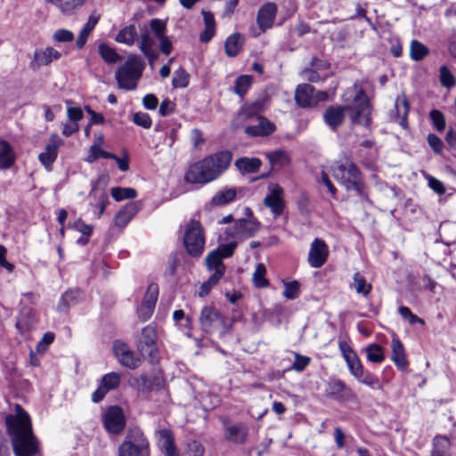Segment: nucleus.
I'll return each instance as SVG.
<instances>
[{
	"label": "nucleus",
	"instance_id": "41",
	"mask_svg": "<svg viewBox=\"0 0 456 456\" xmlns=\"http://www.w3.org/2000/svg\"><path fill=\"white\" fill-rule=\"evenodd\" d=\"M353 287L356 293L367 297L370 290L371 285L366 281V279L360 273H355L353 276Z\"/></svg>",
	"mask_w": 456,
	"mask_h": 456
},
{
	"label": "nucleus",
	"instance_id": "47",
	"mask_svg": "<svg viewBox=\"0 0 456 456\" xmlns=\"http://www.w3.org/2000/svg\"><path fill=\"white\" fill-rule=\"evenodd\" d=\"M189 84V75L183 68H179L174 72L172 85L175 88H184Z\"/></svg>",
	"mask_w": 456,
	"mask_h": 456
},
{
	"label": "nucleus",
	"instance_id": "4",
	"mask_svg": "<svg viewBox=\"0 0 456 456\" xmlns=\"http://www.w3.org/2000/svg\"><path fill=\"white\" fill-rule=\"evenodd\" d=\"M144 63L137 54H130L123 65L115 72L118 86L126 91H133L137 87L138 81L142 76Z\"/></svg>",
	"mask_w": 456,
	"mask_h": 456
},
{
	"label": "nucleus",
	"instance_id": "33",
	"mask_svg": "<svg viewBox=\"0 0 456 456\" xmlns=\"http://www.w3.org/2000/svg\"><path fill=\"white\" fill-rule=\"evenodd\" d=\"M451 443L446 436H436L433 440L431 456H451Z\"/></svg>",
	"mask_w": 456,
	"mask_h": 456
},
{
	"label": "nucleus",
	"instance_id": "18",
	"mask_svg": "<svg viewBox=\"0 0 456 456\" xmlns=\"http://www.w3.org/2000/svg\"><path fill=\"white\" fill-rule=\"evenodd\" d=\"M113 351L118 361L123 366L131 370L136 369L139 366L140 360L134 357L133 351L126 343L116 340L113 343Z\"/></svg>",
	"mask_w": 456,
	"mask_h": 456
},
{
	"label": "nucleus",
	"instance_id": "60",
	"mask_svg": "<svg viewBox=\"0 0 456 456\" xmlns=\"http://www.w3.org/2000/svg\"><path fill=\"white\" fill-rule=\"evenodd\" d=\"M428 186L437 194L443 195L445 193V187L444 183L438 179L428 175Z\"/></svg>",
	"mask_w": 456,
	"mask_h": 456
},
{
	"label": "nucleus",
	"instance_id": "21",
	"mask_svg": "<svg viewBox=\"0 0 456 456\" xmlns=\"http://www.w3.org/2000/svg\"><path fill=\"white\" fill-rule=\"evenodd\" d=\"M61 56V53L51 46L37 49L34 52L29 66L32 69H37L40 67L49 65L53 61L59 60Z\"/></svg>",
	"mask_w": 456,
	"mask_h": 456
},
{
	"label": "nucleus",
	"instance_id": "16",
	"mask_svg": "<svg viewBox=\"0 0 456 456\" xmlns=\"http://www.w3.org/2000/svg\"><path fill=\"white\" fill-rule=\"evenodd\" d=\"M269 191L270 193L264 199V205L270 208L273 218H277L282 214L285 208L283 189L278 184H273L269 187Z\"/></svg>",
	"mask_w": 456,
	"mask_h": 456
},
{
	"label": "nucleus",
	"instance_id": "27",
	"mask_svg": "<svg viewBox=\"0 0 456 456\" xmlns=\"http://www.w3.org/2000/svg\"><path fill=\"white\" fill-rule=\"evenodd\" d=\"M222 259V254L217 250L211 251L206 257L208 268L214 272L212 276L218 279H221L225 271V266Z\"/></svg>",
	"mask_w": 456,
	"mask_h": 456
},
{
	"label": "nucleus",
	"instance_id": "2",
	"mask_svg": "<svg viewBox=\"0 0 456 456\" xmlns=\"http://www.w3.org/2000/svg\"><path fill=\"white\" fill-rule=\"evenodd\" d=\"M232 155L228 151L209 155L190 165L184 181L192 184H207L216 180L229 167Z\"/></svg>",
	"mask_w": 456,
	"mask_h": 456
},
{
	"label": "nucleus",
	"instance_id": "8",
	"mask_svg": "<svg viewBox=\"0 0 456 456\" xmlns=\"http://www.w3.org/2000/svg\"><path fill=\"white\" fill-rule=\"evenodd\" d=\"M199 321L202 330L206 333L218 330L221 334H225L230 330L224 316L216 308L210 305H206L201 309Z\"/></svg>",
	"mask_w": 456,
	"mask_h": 456
},
{
	"label": "nucleus",
	"instance_id": "54",
	"mask_svg": "<svg viewBox=\"0 0 456 456\" xmlns=\"http://www.w3.org/2000/svg\"><path fill=\"white\" fill-rule=\"evenodd\" d=\"M85 4V0H70L60 5L61 12L65 15H70Z\"/></svg>",
	"mask_w": 456,
	"mask_h": 456
},
{
	"label": "nucleus",
	"instance_id": "57",
	"mask_svg": "<svg viewBox=\"0 0 456 456\" xmlns=\"http://www.w3.org/2000/svg\"><path fill=\"white\" fill-rule=\"evenodd\" d=\"M310 362V358L303 356L299 354H295V361L292 364V369L298 372L303 371Z\"/></svg>",
	"mask_w": 456,
	"mask_h": 456
},
{
	"label": "nucleus",
	"instance_id": "45",
	"mask_svg": "<svg viewBox=\"0 0 456 456\" xmlns=\"http://www.w3.org/2000/svg\"><path fill=\"white\" fill-rule=\"evenodd\" d=\"M266 269L264 264L260 263L256 265L253 273V282L256 288H265L268 286L269 281L265 278Z\"/></svg>",
	"mask_w": 456,
	"mask_h": 456
},
{
	"label": "nucleus",
	"instance_id": "63",
	"mask_svg": "<svg viewBox=\"0 0 456 456\" xmlns=\"http://www.w3.org/2000/svg\"><path fill=\"white\" fill-rule=\"evenodd\" d=\"M72 227L86 236H91L94 231V227L92 225L85 224L82 220L76 221Z\"/></svg>",
	"mask_w": 456,
	"mask_h": 456
},
{
	"label": "nucleus",
	"instance_id": "24",
	"mask_svg": "<svg viewBox=\"0 0 456 456\" xmlns=\"http://www.w3.org/2000/svg\"><path fill=\"white\" fill-rule=\"evenodd\" d=\"M346 106L332 105L328 107L323 113L325 124L332 130L340 126L345 119Z\"/></svg>",
	"mask_w": 456,
	"mask_h": 456
},
{
	"label": "nucleus",
	"instance_id": "15",
	"mask_svg": "<svg viewBox=\"0 0 456 456\" xmlns=\"http://www.w3.org/2000/svg\"><path fill=\"white\" fill-rule=\"evenodd\" d=\"M64 142L58 134H53L50 136L48 143L45 145V151L38 156V159L46 170L52 169L53 162L58 156L59 148L63 145Z\"/></svg>",
	"mask_w": 456,
	"mask_h": 456
},
{
	"label": "nucleus",
	"instance_id": "5",
	"mask_svg": "<svg viewBox=\"0 0 456 456\" xmlns=\"http://www.w3.org/2000/svg\"><path fill=\"white\" fill-rule=\"evenodd\" d=\"M149 442L142 430H128L124 441L118 446V456H149Z\"/></svg>",
	"mask_w": 456,
	"mask_h": 456
},
{
	"label": "nucleus",
	"instance_id": "48",
	"mask_svg": "<svg viewBox=\"0 0 456 456\" xmlns=\"http://www.w3.org/2000/svg\"><path fill=\"white\" fill-rule=\"evenodd\" d=\"M283 297L289 300L297 298L300 293V284L297 281L283 282Z\"/></svg>",
	"mask_w": 456,
	"mask_h": 456
},
{
	"label": "nucleus",
	"instance_id": "28",
	"mask_svg": "<svg viewBox=\"0 0 456 456\" xmlns=\"http://www.w3.org/2000/svg\"><path fill=\"white\" fill-rule=\"evenodd\" d=\"M15 162V153L11 144L0 139V169L10 168Z\"/></svg>",
	"mask_w": 456,
	"mask_h": 456
},
{
	"label": "nucleus",
	"instance_id": "7",
	"mask_svg": "<svg viewBox=\"0 0 456 456\" xmlns=\"http://www.w3.org/2000/svg\"><path fill=\"white\" fill-rule=\"evenodd\" d=\"M157 338L155 327L149 324L142 330L136 345L141 354L152 364L157 363L159 359Z\"/></svg>",
	"mask_w": 456,
	"mask_h": 456
},
{
	"label": "nucleus",
	"instance_id": "19",
	"mask_svg": "<svg viewBox=\"0 0 456 456\" xmlns=\"http://www.w3.org/2000/svg\"><path fill=\"white\" fill-rule=\"evenodd\" d=\"M276 13L277 5L274 3L269 2L260 7L256 15V23L260 32L255 34V37L258 36L260 33L265 32L273 27Z\"/></svg>",
	"mask_w": 456,
	"mask_h": 456
},
{
	"label": "nucleus",
	"instance_id": "13",
	"mask_svg": "<svg viewBox=\"0 0 456 456\" xmlns=\"http://www.w3.org/2000/svg\"><path fill=\"white\" fill-rule=\"evenodd\" d=\"M327 395L338 402H355L356 394L341 379L331 380L327 388Z\"/></svg>",
	"mask_w": 456,
	"mask_h": 456
},
{
	"label": "nucleus",
	"instance_id": "56",
	"mask_svg": "<svg viewBox=\"0 0 456 456\" xmlns=\"http://www.w3.org/2000/svg\"><path fill=\"white\" fill-rule=\"evenodd\" d=\"M53 38L56 42H60V43L71 42L74 39V34L70 30L61 28V29H57L53 33Z\"/></svg>",
	"mask_w": 456,
	"mask_h": 456
},
{
	"label": "nucleus",
	"instance_id": "35",
	"mask_svg": "<svg viewBox=\"0 0 456 456\" xmlns=\"http://www.w3.org/2000/svg\"><path fill=\"white\" fill-rule=\"evenodd\" d=\"M160 437L163 439L162 450L166 456H179L176 452L173 435L169 429H161L159 431Z\"/></svg>",
	"mask_w": 456,
	"mask_h": 456
},
{
	"label": "nucleus",
	"instance_id": "40",
	"mask_svg": "<svg viewBox=\"0 0 456 456\" xmlns=\"http://www.w3.org/2000/svg\"><path fill=\"white\" fill-rule=\"evenodd\" d=\"M429 53L428 48L418 40H412L410 45V56L413 61L423 60Z\"/></svg>",
	"mask_w": 456,
	"mask_h": 456
},
{
	"label": "nucleus",
	"instance_id": "61",
	"mask_svg": "<svg viewBox=\"0 0 456 456\" xmlns=\"http://www.w3.org/2000/svg\"><path fill=\"white\" fill-rule=\"evenodd\" d=\"M204 447L198 441H191L188 444V456H203Z\"/></svg>",
	"mask_w": 456,
	"mask_h": 456
},
{
	"label": "nucleus",
	"instance_id": "55",
	"mask_svg": "<svg viewBox=\"0 0 456 456\" xmlns=\"http://www.w3.org/2000/svg\"><path fill=\"white\" fill-rule=\"evenodd\" d=\"M133 122L135 125L142 126L145 129H149L152 125V121L150 115L148 113L141 111L134 114Z\"/></svg>",
	"mask_w": 456,
	"mask_h": 456
},
{
	"label": "nucleus",
	"instance_id": "46",
	"mask_svg": "<svg viewBox=\"0 0 456 456\" xmlns=\"http://www.w3.org/2000/svg\"><path fill=\"white\" fill-rule=\"evenodd\" d=\"M367 359L375 363L384 361L385 355L383 348L378 344H371L366 348Z\"/></svg>",
	"mask_w": 456,
	"mask_h": 456
},
{
	"label": "nucleus",
	"instance_id": "53",
	"mask_svg": "<svg viewBox=\"0 0 456 456\" xmlns=\"http://www.w3.org/2000/svg\"><path fill=\"white\" fill-rule=\"evenodd\" d=\"M440 82L447 88H451L455 85L454 76L446 66L440 68Z\"/></svg>",
	"mask_w": 456,
	"mask_h": 456
},
{
	"label": "nucleus",
	"instance_id": "62",
	"mask_svg": "<svg viewBox=\"0 0 456 456\" xmlns=\"http://www.w3.org/2000/svg\"><path fill=\"white\" fill-rule=\"evenodd\" d=\"M236 247L237 241L233 240L226 244H221L216 250L222 254L223 258L230 257L232 256Z\"/></svg>",
	"mask_w": 456,
	"mask_h": 456
},
{
	"label": "nucleus",
	"instance_id": "6",
	"mask_svg": "<svg viewBox=\"0 0 456 456\" xmlns=\"http://www.w3.org/2000/svg\"><path fill=\"white\" fill-rule=\"evenodd\" d=\"M183 244L191 256L199 257L202 255L205 247V236L199 221L192 219L185 226Z\"/></svg>",
	"mask_w": 456,
	"mask_h": 456
},
{
	"label": "nucleus",
	"instance_id": "30",
	"mask_svg": "<svg viewBox=\"0 0 456 456\" xmlns=\"http://www.w3.org/2000/svg\"><path fill=\"white\" fill-rule=\"evenodd\" d=\"M99 20H100V15L96 14L95 12H93L89 16L87 22L85 24V26L81 29V31L77 38V41H76V45L78 49H82L85 46L90 33L94 28V27L98 23Z\"/></svg>",
	"mask_w": 456,
	"mask_h": 456
},
{
	"label": "nucleus",
	"instance_id": "43",
	"mask_svg": "<svg viewBox=\"0 0 456 456\" xmlns=\"http://www.w3.org/2000/svg\"><path fill=\"white\" fill-rule=\"evenodd\" d=\"M266 157L273 166L285 167L289 163V155L283 150L268 152Z\"/></svg>",
	"mask_w": 456,
	"mask_h": 456
},
{
	"label": "nucleus",
	"instance_id": "36",
	"mask_svg": "<svg viewBox=\"0 0 456 456\" xmlns=\"http://www.w3.org/2000/svg\"><path fill=\"white\" fill-rule=\"evenodd\" d=\"M242 41V36L239 33L228 37L224 44L225 53L230 57L236 56L241 49Z\"/></svg>",
	"mask_w": 456,
	"mask_h": 456
},
{
	"label": "nucleus",
	"instance_id": "10",
	"mask_svg": "<svg viewBox=\"0 0 456 456\" xmlns=\"http://www.w3.org/2000/svg\"><path fill=\"white\" fill-rule=\"evenodd\" d=\"M260 227L256 219L240 218L234 223L232 229L227 231V234L236 240H243L253 237Z\"/></svg>",
	"mask_w": 456,
	"mask_h": 456
},
{
	"label": "nucleus",
	"instance_id": "23",
	"mask_svg": "<svg viewBox=\"0 0 456 456\" xmlns=\"http://www.w3.org/2000/svg\"><path fill=\"white\" fill-rule=\"evenodd\" d=\"M256 122L257 123L256 125L248 126L245 128V133L248 135L253 137L268 136L276 129V126L264 116H257Z\"/></svg>",
	"mask_w": 456,
	"mask_h": 456
},
{
	"label": "nucleus",
	"instance_id": "12",
	"mask_svg": "<svg viewBox=\"0 0 456 456\" xmlns=\"http://www.w3.org/2000/svg\"><path fill=\"white\" fill-rule=\"evenodd\" d=\"M159 296V287L156 283L148 285L142 305L137 308L138 317L142 322H146L152 315Z\"/></svg>",
	"mask_w": 456,
	"mask_h": 456
},
{
	"label": "nucleus",
	"instance_id": "34",
	"mask_svg": "<svg viewBox=\"0 0 456 456\" xmlns=\"http://www.w3.org/2000/svg\"><path fill=\"white\" fill-rule=\"evenodd\" d=\"M98 52L100 56L108 64H115L123 59V57L117 53L114 47L110 46L106 43L99 45Z\"/></svg>",
	"mask_w": 456,
	"mask_h": 456
},
{
	"label": "nucleus",
	"instance_id": "17",
	"mask_svg": "<svg viewBox=\"0 0 456 456\" xmlns=\"http://www.w3.org/2000/svg\"><path fill=\"white\" fill-rule=\"evenodd\" d=\"M329 256V248L324 240L314 239L311 243L308 253V264L313 268L322 267L327 261Z\"/></svg>",
	"mask_w": 456,
	"mask_h": 456
},
{
	"label": "nucleus",
	"instance_id": "51",
	"mask_svg": "<svg viewBox=\"0 0 456 456\" xmlns=\"http://www.w3.org/2000/svg\"><path fill=\"white\" fill-rule=\"evenodd\" d=\"M265 100H257L251 104H246L241 110V113L249 118L261 111L264 109Z\"/></svg>",
	"mask_w": 456,
	"mask_h": 456
},
{
	"label": "nucleus",
	"instance_id": "58",
	"mask_svg": "<svg viewBox=\"0 0 456 456\" xmlns=\"http://www.w3.org/2000/svg\"><path fill=\"white\" fill-rule=\"evenodd\" d=\"M175 103L167 98L161 102L159 109V113L160 116L166 117V116H168V115L172 114L173 112H175Z\"/></svg>",
	"mask_w": 456,
	"mask_h": 456
},
{
	"label": "nucleus",
	"instance_id": "31",
	"mask_svg": "<svg viewBox=\"0 0 456 456\" xmlns=\"http://www.w3.org/2000/svg\"><path fill=\"white\" fill-rule=\"evenodd\" d=\"M234 165L241 174H253L260 169L262 161L257 158L242 157L238 159Z\"/></svg>",
	"mask_w": 456,
	"mask_h": 456
},
{
	"label": "nucleus",
	"instance_id": "44",
	"mask_svg": "<svg viewBox=\"0 0 456 456\" xmlns=\"http://www.w3.org/2000/svg\"><path fill=\"white\" fill-rule=\"evenodd\" d=\"M80 297V291L79 290H69L65 292L59 302V305L57 306L58 311L64 312L67 310V308L74 304L78 298Z\"/></svg>",
	"mask_w": 456,
	"mask_h": 456
},
{
	"label": "nucleus",
	"instance_id": "9",
	"mask_svg": "<svg viewBox=\"0 0 456 456\" xmlns=\"http://www.w3.org/2000/svg\"><path fill=\"white\" fill-rule=\"evenodd\" d=\"M346 107V110L350 111V119L353 124L362 125L365 127L370 125L371 107L362 89L354 96V102Z\"/></svg>",
	"mask_w": 456,
	"mask_h": 456
},
{
	"label": "nucleus",
	"instance_id": "50",
	"mask_svg": "<svg viewBox=\"0 0 456 456\" xmlns=\"http://www.w3.org/2000/svg\"><path fill=\"white\" fill-rule=\"evenodd\" d=\"M150 27L158 40L166 37V31H167L166 21L159 20V19H153L150 22Z\"/></svg>",
	"mask_w": 456,
	"mask_h": 456
},
{
	"label": "nucleus",
	"instance_id": "3",
	"mask_svg": "<svg viewBox=\"0 0 456 456\" xmlns=\"http://www.w3.org/2000/svg\"><path fill=\"white\" fill-rule=\"evenodd\" d=\"M333 176L347 191H354L359 198L366 202H370L362 175L354 162L346 161L338 164L333 168Z\"/></svg>",
	"mask_w": 456,
	"mask_h": 456
},
{
	"label": "nucleus",
	"instance_id": "14",
	"mask_svg": "<svg viewBox=\"0 0 456 456\" xmlns=\"http://www.w3.org/2000/svg\"><path fill=\"white\" fill-rule=\"evenodd\" d=\"M103 425L109 433H121L126 425L122 410L118 406L110 407L103 416Z\"/></svg>",
	"mask_w": 456,
	"mask_h": 456
},
{
	"label": "nucleus",
	"instance_id": "26",
	"mask_svg": "<svg viewBox=\"0 0 456 456\" xmlns=\"http://www.w3.org/2000/svg\"><path fill=\"white\" fill-rule=\"evenodd\" d=\"M139 38V34L134 24H130L121 28L118 33L115 36V41L117 43L132 46Z\"/></svg>",
	"mask_w": 456,
	"mask_h": 456
},
{
	"label": "nucleus",
	"instance_id": "38",
	"mask_svg": "<svg viewBox=\"0 0 456 456\" xmlns=\"http://www.w3.org/2000/svg\"><path fill=\"white\" fill-rule=\"evenodd\" d=\"M35 323V312L32 309H28L26 312L20 314V318L16 322V328L24 332L31 329Z\"/></svg>",
	"mask_w": 456,
	"mask_h": 456
},
{
	"label": "nucleus",
	"instance_id": "29",
	"mask_svg": "<svg viewBox=\"0 0 456 456\" xmlns=\"http://www.w3.org/2000/svg\"><path fill=\"white\" fill-rule=\"evenodd\" d=\"M392 347V361L401 370H403L408 365V362L406 360V355L404 353V347L402 342L396 338L394 337L391 343Z\"/></svg>",
	"mask_w": 456,
	"mask_h": 456
},
{
	"label": "nucleus",
	"instance_id": "20",
	"mask_svg": "<svg viewBox=\"0 0 456 456\" xmlns=\"http://www.w3.org/2000/svg\"><path fill=\"white\" fill-rule=\"evenodd\" d=\"M120 384V376L117 372L105 374L98 388L92 394L94 403L101 402L110 390L117 388Z\"/></svg>",
	"mask_w": 456,
	"mask_h": 456
},
{
	"label": "nucleus",
	"instance_id": "59",
	"mask_svg": "<svg viewBox=\"0 0 456 456\" xmlns=\"http://www.w3.org/2000/svg\"><path fill=\"white\" fill-rule=\"evenodd\" d=\"M54 340V334L53 332H46L42 339L37 345V351L38 353H45L47 347Z\"/></svg>",
	"mask_w": 456,
	"mask_h": 456
},
{
	"label": "nucleus",
	"instance_id": "11",
	"mask_svg": "<svg viewBox=\"0 0 456 456\" xmlns=\"http://www.w3.org/2000/svg\"><path fill=\"white\" fill-rule=\"evenodd\" d=\"M350 373L362 384H364L371 388L379 387V380L377 377L369 371H365L363 366L356 355L346 361Z\"/></svg>",
	"mask_w": 456,
	"mask_h": 456
},
{
	"label": "nucleus",
	"instance_id": "32",
	"mask_svg": "<svg viewBox=\"0 0 456 456\" xmlns=\"http://www.w3.org/2000/svg\"><path fill=\"white\" fill-rule=\"evenodd\" d=\"M395 108L396 110V114L399 118V124L403 128H407L408 122L407 117L409 113V102L405 97V95H400L396 98L395 102Z\"/></svg>",
	"mask_w": 456,
	"mask_h": 456
},
{
	"label": "nucleus",
	"instance_id": "52",
	"mask_svg": "<svg viewBox=\"0 0 456 456\" xmlns=\"http://www.w3.org/2000/svg\"><path fill=\"white\" fill-rule=\"evenodd\" d=\"M430 119L433 126L439 132H442L445 128V118L444 115L438 110H433L429 114Z\"/></svg>",
	"mask_w": 456,
	"mask_h": 456
},
{
	"label": "nucleus",
	"instance_id": "1",
	"mask_svg": "<svg viewBox=\"0 0 456 456\" xmlns=\"http://www.w3.org/2000/svg\"><path fill=\"white\" fill-rule=\"evenodd\" d=\"M16 410L15 416L6 418L13 452L15 456H35L38 452V441L32 432L29 416L20 405Z\"/></svg>",
	"mask_w": 456,
	"mask_h": 456
},
{
	"label": "nucleus",
	"instance_id": "22",
	"mask_svg": "<svg viewBox=\"0 0 456 456\" xmlns=\"http://www.w3.org/2000/svg\"><path fill=\"white\" fill-rule=\"evenodd\" d=\"M248 435V428L245 423L228 424L224 426V437L229 442L242 444Z\"/></svg>",
	"mask_w": 456,
	"mask_h": 456
},
{
	"label": "nucleus",
	"instance_id": "37",
	"mask_svg": "<svg viewBox=\"0 0 456 456\" xmlns=\"http://www.w3.org/2000/svg\"><path fill=\"white\" fill-rule=\"evenodd\" d=\"M237 191L233 188L219 191L211 200V203L215 206H222L231 203L234 200Z\"/></svg>",
	"mask_w": 456,
	"mask_h": 456
},
{
	"label": "nucleus",
	"instance_id": "25",
	"mask_svg": "<svg viewBox=\"0 0 456 456\" xmlns=\"http://www.w3.org/2000/svg\"><path fill=\"white\" fill-rule=\"evenodd\" d=\"M295 100L302 108L315 107L314 87L310 84L299 85L295 92Z\"/></svg>",
	"mask_w": 456,
	"mask_h": 456
},
{
	"label": "nucleus",
	"instance_id": "49",
	"mask_svg": "<svg viewBox=\"0 0 456 456\" xmlns=\"http://www.w3.org/2000/svg\"><path fill=\"white\" fill-rule=\"evenodd\" d=\"M153 39L146 27L140 30L138 48L141 52L153 47Z\"/></svg>",
	"mask_w": 456,
	"mask_h": 456
},
{
	"label": "nucleus",
	"instance_id": "64",
	"mask_svg": "<svg viewBox=\"0 0 456 456\" xmlns=\"http://www.w3.org/2000/svg\"><path fill=\"white\" fill-rule=\"evenodd\" d=\"M338 348H339L345 361H346L347 359H351L357 355L354 353V351L351 348V346L344 340L339 341Z\"/></svg>",
	"mask_w": 456,
	"mask_h": 456
},
{
	"label": "nucleus",
	"instance_id": "42",
	"mask_svg": "<svg viewBox=\"0 0 456 456\" xmlns=\"http://www.w3.org/2000/svg\"><path fill=\"white\" fill-rule=\"evenodd\" d=\"M110 194L116 201L132 200L137 196L136 191L134 188L129 187H114L111 189Z\"/></svg>",
	"mask_w": 456,
	"mask_h": 456
},
{
	"label": "nucleus",
	"instance_id": "39",
	"mask_svg": "<svg viewBox=\"0 0 456 456\" xmlns=\"http://www.w3.org/2000/svg\"><path fill=\"white\" fill-rule=\"evenodd\" d=\"M252 80L253 78L250 75L239 76L235 80L233 92L240 98H243L251 86Z\"/></svg>",
	"mask_w": 456,
	"mask_h": 456
}]
</instances>
